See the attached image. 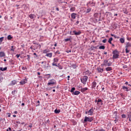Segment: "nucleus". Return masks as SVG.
<instances>
[{
  "label": "nucleus",
  "instance_id": "12",
  "mask_svg": "<svg viewBox=\"0 0 131 131\" xmlns=\"http://www.w3.org/2000/svg\"><path fill=\"white\" fill-rule=\"evenodd\" d=\"M122 90H123L124 91H126V92H129V89L125 86H122Z\"/></svg>",
  "mask_w": 131,
  "mask_h": 131
},
{
  "label": "nucleus",
  "instance_id": "21",
  "mask_svg": "<svg viewBox=\"0 0 131 131\" xmlns=\"http://www.w3.org/2000/svg\"><path fill=\"white\" fill-rule=\"evenodd\" d=\"M106 71H112V67H107L105 68Z\"/></svg>",
  "mask_w": 131,
  "mask_h": 131
},
{
  "label": "nucleus",
  "instance_id": "52",
  "mask_svg": "<svg viewBox=\"0 0 131 131\" xmlns=\"http://www.w3.org/2000/svg\"><path fill=\"white\" fill-rule=\"evenodd\" d=\"M90 22H94V18H91L90 19Z\"/></svg>",
  "mask_w": 131,
  "mask_h": 131
},
{
  "label": "nucleus",
  "instance_id": "57",
  "mask_svg": "<svg viewBox=\"0 0 131 131\" xmlns=\"http://www.w3.org/2000/svg\"><path fill=\"white\" fill-rule=\"evenodd\" d=\"M15 92H16V90H14L12 92V95H14L15 94Z\"/></svg>",
  "mask_w": 131,
  "mask_h": 131
},
{
  "label": "nucleus",
  "instance_id": "40",
  "mask_svg": "<svg viewBox=\"0 0 131 131\" xmlns=\"http://www.w3.org/2000/svg\"><path fill=\"white\" fill-rule=\"evenodd\" d=\"M34 48V47H33V46H31L30 47V49H31V50H32V52H34V51H35V48Z\"/></svg>",
  "mask_w": 131,
  "mask_h": 131
},
{
  "label": "nucleus",
  "instance_id": "45",
  "mask_svg": "<svg viewBox=\"0 0 131 131\" xmlns=\"http://www.w3.org/2000/svg\"><path fill=\"white\" fill-rule=\"evenodd\" d=\"M74 91H75V88H72V89L71 90V93H73V92H74Z\"/></svg>",
  "mask_w": 131,
  "mask_h": 131
},
{
  "label": "nucleus",
  "instance_id": "8",
  "mask_svg": "<svg viewBox=\"0 0 131 131\" xmlns=\"http://www.w3.org/2000/svg\"><path fill=\"white\" fill-rule=\"evenodd\" d=\"M4 57H6L5 52L3 51L0 52V58H4Z\"/></svg>",
  "mask_w": 131,
  "mask_h": 131
},
{
  "label": "nucleus",
  "instance_id": "34",
  "mask_svg": "<svg viewBox=\"0 0 131 131\" xmlns=\"http://www.w3.org/2000/svg\"><path fill=\"white\" fill-rule=\"evenodd\" d=\"M99 49V50H105V46H100Z\"/></svg>",
  "mask_w": 131,
  "mask_h": 131
},
{
  "label": "nucleus",
  "instance_id": "53",
  "mask_svg": "<svg viewBox=\"0 0 131 131\" xmlns=\"http://www.w3.org/2000/svg\"><path fill=\"white\" fill-rule=\"evenodd\" d=\"M111 36H113L114 37H115V38L116 37V35H115V34H111Z\"/></svg>",
  "mask_w": 131,
  "mask_h": 131
},
{
  "label": "nucleus",
  "instance_id": "35",
  "mask_svg": "<svg viewBox=\"0 0 131 131\" xmlns=\"http://www.w3.org/2000/svg\"><path fill=\"white\" fill-rule=\"evenodd\" d=\"M10 62L11 63V65H15V62H14V60L12 59L10 60Z\"/></svg>",
  "mask_w": 131,
  "mask_h": 131
},
{
  "label": "nucleus",
  "instance_id": "33",
  "mask_svg": "<svg viewBox=\"0 0 131 131\" xmlns=\"http://www.w3.org/2000/svg\"><path fill=\"white\" fill-rule=\"evenodd\" d=\"M123 12H124V14H128V12L126 10V9H124L123 10Z\"/></svg>",
  "mask_w": 131,
  "mask_h": 131
},
{
  "label": "nucleus",
  "instance_id": "17",
  "mask_svg": "<svg viewBox=\"0 0 131 131\" xmlns=\"http://www.w3.org/2000/svg\"><path fill=\"white\" fill-rule=\"evenodd\" d=\"M91 7H95L96 3L94 2H89Z\"/></svg>",
  "mask_w": 131,
  "mask_h": 131
},
{
  "label": "nucleus",
  "instance_id": "41",
  "mask_svg": "<svg viewBox=\"0 0 131 131\" xmlns=\"http://www.w3.org/2000/svg\"><path fill=\"white\" fill-rule=\"evenodd\" d=\"M41 64H45V65L43 66H44L45 68H46V64H47V61H42Z\"/></svg>",
  "mask_w": 131,
  "mask_h": 131
},
{
  "label": "nucleus",
  "instance_id": "50",
  "mask_svg": "<svg viewBox=\"0 0 131 131\" xmlns=\"http://www.w3.org/2000/svg\"><path fill=\"white\" fill-rule=\"evenodd\" d=\"M114 121L115 122V123H116V122L118 121V118H115V120H114Z\"/></svg>",
  "mask_w": 131,
  "mask_h": 131
},
{
  "label": "nucleus",
  "instance_id": "5",
  "mask_svg": "<svg viewBox=\"0 0 131 131\" xmlns=\"http://www.w3.org/2000/svg\"><path fill=\"white\" fill-rule=\"evenodd\" d=\"M93 108H91L89 111L85 112V114H89V115H93Z\"/></svg>",
  "mask_w": 131,
  "mask_h": 131
},
{
  "label": "nucleus",
  "instance_id": "27",
  "mask_svg": "<svg viewBox=\"0 0 131 131\" xmlns=\"http://www.w3.org/2000/svg\"><path fill=\"white\" fill-rule=\"evenodd\" d=\"M53 62L55 63H58V62H59V59H58V58H54L53 59Z\"/></svg>",
  "mask_w": 131,
  "mask_h": 131
},
{
  "label": "nucleus",
  "instance_id": "48",
  "mask_svg": "<svg viewBox=\"0 0 131 131\" xmlns=\"http://www.w3.org/2000/svg\"><path fill=\"white\" fill-rule=\"evenodd\" d=\"M27 57H28V58H27V60H28V61H29V60H30V55H28Z\"/></svg>",
  "mask_w": 131,
  "mask_h": 131
},
{
  "label": "nucleus",
  "instance_id": "37",
  "mask_svg": "<svg viewBox=\"0 0 131 131\" xmlns=\"http://www.w3.org/2000/svg\"><path fill=\"white\" fill-rule=\"evenodd\" d=\"M3 40H4V37H2L0 38V45H2V42H3Z\"/></svg>",
  "mask_w": 131,
  "mask_h": 131
},
{
  "label": "nucleus",
  "instance_id": "32",
  "mask_svg": "<svg viewBox=\"0 0 131 131\" xmlns=\"http://www.w3.org/2000/svg\"><path fill=\"white\" fill-rule=\"evenodd\" d=\"M94 16L95 17V18H98V17H99V13H95L94 14Z\"/></svg>",
  "mask_w": 131,
  "mask_h": 131
},
{
  "label": "nucleus",
  "instance_id": "55",
  "mask_svg": "<svg viewBox=\"0 0 131 131\" xmlns=\"http://www.w3.org/2000/svg\"><path fill=\"white\" fill-rule=\"evenodd\" d=\"M56 54H57L58 55H60V51H57L56 52Z\"/></svg>",
  "mask_w": 131,
  "mask_h": 131
},
{
  "label": "nucleus",
  "instance_id": "44",
  "mask_svg": "<svg viewBox=\"0 0 131 131\" xmlns=\"http://www.w3.org/2000/svg\"><path fill=\"white\" fill-rule=\"evenodd\" d=\"M11 51H12V52L15 51V48H14V46L11 47Z\"/></svg>",
  "mask_w": 131,
  "mask_h": 131
},
{
  "label": "nucleus",
  "instance_id": "30",
  "mask_svg": "<svg viewBox=\"0 0 131 131\" xmlns=\"http://www.w3.org/2000/svg\"><path fill=\"white\" fill-rule=\"evenodd\" d=\"M12 38H13V37H12L11 35H8L7 37V39H8V40H11Z\"/></svg>",
  "mask_w": 131,
  "mask_h": 131
},
{
  "label": "nucleus",
  "instance_id": "49",
  "mask_svg": "<svg viewBox=\"0 0 131 131\" xmlns=\"http://www.w3.org/2000/svg\"><path fill=\"white\" fill-rule=\"evenodd\" d=\"M97 22H98V19L94 18V23H97Z\"/></svg>",
  "mask_w": 131,
  "mask_h": 131
},
{
  "label": "nucleus",
  "instance_id": "20",
  "mask_svg": "<svg viewBox=\"0 0 131 131\" xmlns=\"http://www.w3.org/2000/svg\"><path fill=\"white\" fill-rule=\"evenodd\" d=\"M85 91H88L87 88H84L81 89V92H82V93L85 92Z\"/></svg>",
  "mask_w": 131,
  "mask_h": 131
},
{
  "label": "nucleus",
  "instance_id": "26",
  "mask_svg": "<svg viewBox=\"0 0 131 131\" xmlns=\"http://www.w3.org/2000/svg\"><path fill=\"white\" fill-rule=\"evenodd\" d=\"M7 67L0 68V70H1V71H6V70H7Z\"/></svg>",
  "mask_w": 131,
  "mask_h": 131
},
{
  "label": "nucleus",
  "instance_id": "14",
  "mask_svg": "<svg viewBox=\"0 0 131 131\" xmlns=\"http://www.w3.org/2000/svg\"><path fill=\"white\" fill-rule=\"evenodd\" d=\"M46 57H49V58H52L53 57V53H47L46 55Z\"/></svg>",
  "mask_w": 131,
  "mask_h": 131
},
{
  "label": "nucleus",
  "instance_id": "63",
  "mask_svg": "<svg viewBox=\"0 0 131 131\" xmlns=\"http://www.w3.org/2000/svg\"><path fill=\"white\" fill-rule=\"evenodd\" d=\"M3 81V78H0V82H2Z\"/></svg>",
  "mask_w": 131,
  "mask_h": 131
},
{
  "label": "nucleus",
  "instance_id": "3",
  "mask_svg": "<svg viewBox=\"0 0 131 131\" xmlns=\"http://www.w3.org/2000/svg\"><path fill=\"white\" fill-rule=\"evenodd\" d=\"M88 78L89 77H88V76H84L82 78L80 79L81 82L84 84H86V81H88Z\"/></svg>",
  "mask_w": 131,
  "mask_h": 131
},
{
  "label": "nucleus",
  "instance_id": "59",
  "mask_svg": "<svg viewBox=\"0 0 131 131\" xmlns=\"http://www.w3.org/2000/svg\"><path fill=\"white\" fill-rule=\"evenodd\" d=\"M16 57L17 58H19V57H20V54H17V55H16Z\"/></svg>",
  "mask_w": 131,
  "mask_h": 131
},
{
  "label": "nucleus",
  "instance_id": "62",
  "mask_svg": "<svg viewBox=\"0 0 131 131\" xmlns=\"http://www.w3.org/2000/svg\"><path fill=\"white\" fill-rule=\"evenodd\" d=\"M59 68V69H63V67L60 66V67H58Z\"/></svg>",
  "mask_w": 131,
  "mask_h": 131
},
{
  "label": "nucleus",
  "instance_id": "6",
  "mask_svg": "<svg viewBox=\"0 0 131 131\" xmlns=\"http://www.w3.org/2000/svg\"><path fill=\"white\" fill-rule=\"evenodd\" d=\"M56 82L55 81V80H51L50 82H48V85H54L56 84Z\"/></svg>",
  "mask_w": 131,
  "mask_h": 131
},
{
  "label": "nucleus",
  "instance_id": "36",
  "mask_svg": "<svg viewBox=\"0 0 131 131\" xmlns=\"http://www.w3.org/2000/svg\"><path fill=\"white\" fill-rule=\"evenodd\" d=\"M91 11H92V9L91 8H88L86 11V13H90V12H91Z\"/></svg>",
  "mask_w": 131,
  "mask_h": 131
},
{
  "label": "nucleus",
  "instance_id": "42",
  "mask_svg": "<svg viewBox=\"0 0 131 131\" xmlns=\"http://www.w3.org/2000/svg\"><path fill=\"white\" fill-rule=\"evenodd\" d=\"M127 49H128V48H125V53L126 54H128V53H129V52H130L129 50H128Z\"/></svg>",
  "mask_w": 131,
  "mask_h": 131
},
{
  "label": "nucleus",
  "instance_id": "19",
  "mask_svg": "<svg viewBox=\"0 0 131 131\" xmlns=\"http://www.w3.org/2000/svg\"><path fill=\"white\" fill-rule=\"evenodd\" d=\"M59 65H60V64H57V62H53L52 63V66H56V67H59Z\"/></svg>",
  "mask_w": 131,
  "mask_h": 131
},
{
  "label": "nucleus",
  "instance_id": "38",
  "mask_svg": "<svg viewBox=\"0 0 131 131\" xmlns=\"http://www.w3.org/2000/svg\"><path fill=\"white\" fill-rule=\"evenodd\" d=\"M99 103H103V100L102 99H98L97 104H99Z\"/></svg>",
  "mask_w": 131,
  "mask_h": 131
},
{
  "label": "nucleus",
  "instance_id": "31",
  "mask_svg": "<svg viewBox=\"0 0 131 131\" xmlns=\"http://www.w3.org/2000/svg\"><path fill=\"white\" fill-rule=\"evenodd\" d=\"M97 47L92 46L91 47V49L92 51H94V50H97Z\"/></svg>",
  "mask_w": 131,
  "mask_h": 131
},
{
  "label": "nucleus",
  "instance_id": "39",
  "mask_svg": "<svg viewBox=\"0 0 131 131\" xmlns=\"http://www.w3.org/2000/svg\"><path fill=\"white\" fill-rule=\"evenodd\" d=\"M70 40H71V38H66V39H64V41L66 42H67V41H70Z\"/></svg>",
  "mask_w": 131,
  "mask_h": 131
},
{
  "label": "nucleus",
  "instance_id": "1",
  "mask_svg": "<svg viewBox=\"0 0 131 131\" xmlns=\"http://www.w3.org/2000/svg\"><path fill=\"white\" fill-rule=\"evenodd\" d=\"M111 65H112V62H108V60L107 59H104L103 61V62L102 63V64H101V66H104L105 67H109L110 66H111Z\"/></svg>",
  "mask_w": 131,
  "mask_h": 131
},
{
  "label": "nucleus",
  "instance_id": "7",
  "mask_svg": "<svg viewBox=\"0 0 131 131\" xmlns=\"http://www.w3.org/2000/svg\"><path fill=\"white\" fill-rule=\"evenodd\" d=\"M19 83L21 85H23L24 84H25V83H27V79H25L23 80L22 81H21L19 82Z\"/></svg>",
  "mask_w": 131,
  "mask_h": 131
},
{
  "label": "nucleus",
  "instance_id": "18",
  "mask_svg": "<svg viewBox=\"0 0 131 131\" xmlns=\"http://www.w3.org/2000/svg\"><path fill=\"white\" fill-rule=\"evenodd\" d=\"M125 40L124 39V38H120V41L121 43H124V41Z\"/></svg>",
  "mask_w": 131,
  "mask_h": 131
},
{
  "label": "nucleus",
  "instance_id": "15",
  "mask_svg": "<svg viewBox=\"0 0 131 131\" xmlns=\"http://www.w3.org/2000/svg\"><path fill=\"white\" fill-rule=\"evenodd\" d=\"M71 17L72 19H75L76 18V14L75 13H73L71 14Z\"/></svg>",
  "mask_w": 131,
  "mask_h": 131
},
{
  "label": "nucleus",
  "instance_id": "43",
  "mask_svg": "<svg viewBox=\"0 0 131 131\" xmlns=\"http://www.w3.org/2000/svg\"><path fill=\"white\" fill-rule=\"evenodd\" d=\"M75 10V9L74 8H73V7H72V8H71V9H70L71 12H74Z\"/></svg>",
  "mask_w": 131,
  "mask_h": 131
},
{
  "label": "nucleus",
  "instance_id": "51",
  "mask_svg": "<svg viewBox=\"0 0 131 131\" xmlns=\"http://www.w3.org/2000/svg\"><path fill=\"white\" fill-rule=\"evenodd\" d=\"M106 41H107L106 39H104V40H102V42H103V43H106Z\"/></svg>",
  "mask_w": 131,
  "mask_h": 131
},
{
  "label": "nucleus",
  "instance_id": "61",
  "mask_svg": "<svg viewBox=\"0 0 131 131\" xmlns=\"http://www.w3.org/2000/svg\"><path fill=\"white\" fill-rule=\"evenodd\" d=\"M123 68H127V66H123Z\"/></svg>",
  "mask_w": 131,
  "mask_h": 131
},
{
  "label": "nucleus",
  "instance_id": "64",
  "mask_svg": "<svg viewBox=\"0 0 131 131\" xmlns=\"http://www.w3.org/2000/svg\"><path fill=\"white\" fill-rule=\"evenodd\" d=\"M29 127H32V124H31V125H29Z\"/></svg>",
  "mask_w": 131,
  "mask_h": 131
},
{
  "label": "nucleus",
  "instance_id": "47",
  "mask_svg": "<svg viewBox=\"0 0 131 131\" xmlns=\"http://www.w3.org/2000/svg\"><path fill=\"white\" fill-rule=\"evenodd\" d=\"M122 118H126V115L125 114L122 115Z\"/></svg>",
  "mask_w": 131,
  "mask_h": 131
},
{
  "label": "nucleus",
  "instance_id": "46",
  "mask_svg": "<svg viewBox=\"0 0 131 131\" xmlns=\"http://www.w3.org/2000/svg\"><path fill=\"white\" fill-rule=\"evenodd\" d=\"M48 52H49V51H48V50H47V49L43 51V54H47V53H48Z\"/></svg>",
  "mask_w": 131,
  "mask_h": 131
},
{
  "label": "nucleus",
  "instance_id": "54",
  "mask_svg": "<svg viewBox=\"0 0 131 131\" xmlns=\"http://www.w3.org/2000/svg\"><path fill=\"white\" fill-rule=\"evenodd\" d=\"M37 103H38V104L36 105V107H37V106H39V103H40V102H39V100H38L37 101Z\"/></svg>",
  "mask_w": 131,
  "mask_h": 131
},
{
  "label": "nucleus",
  "instance_id": "2",
  "mask_svg": "<svg viewBox=\"0 0 131 131\" xmlns=\"http://www.w3.org/2000/svg\"><path fill=\"white\" fill-rule=\"evenodd\" d=\"M113 58H114V59H118L119 58V52H118L117 50L113 51Z\"/></svg>",
  "mask_w": 131,
  "mask_h": 131
},
{
  "label": "nucleus",
  "instance_id": "16",
  "mask_svg": "<svg viewBox=\"0 0 131 131\" xmlns=\"http://www.w3.org/2000/svg\"><path fill=\"white\" fill-rule=\"evenodd\" d=\"M96 85H97V82H93L92 83V89H95V88H96Z\"/></svg>",
  "mask_w": 131,
  "mask_h": 131
},
{
  "label": "nucleus",
  "instance_id": "29",
  "mask_svg": "<svg viewBox=\"0 0 131 131\" xmlns=\"http://www.w3.org/2000/svg\"><path fill=\"white\" fill-rule=\"evenodd\" d=\"M79 94H80V92H79V91H76L75 92H74V95H79Z\"/></svg>",
  "mask_w": 131,
  "mask_h": 131
},
{
  "label": "nucleus",
  "instance_id": "22",
  "mask_svg": "<svg viewBox=\"0 0 131 131\" xmlns=\"http://www.w3.org/2000/svg\"><path fill=\"white\" fill-rule=\"evenodd\" d=\"M54 112L55 113H56V114H59V113L60 112H61V111L60 110H57L56 109L55 111H54Z\"/></svg>",
  "mask_w": 131,
  "mask_h": 131
},
{
  "label": "nucleus",
  "instance_id": "25",
  "mask_svg": "<svg viewBox=\"0 0 131 131\" xmlns=\"http://www.w3.org/2000/svg\"><path fill=\"white\" fill-rule=\"evenodd\" d=\"M127 118H128L129 119V121H131V112H130L129 113V114L128 115V117Z\"/></svg>",
  "mask_w": 131,
  "mask_h": 131
},
{
  "label": "nucleus",
  "instance_id": "9",
  "mask_svg": "<svg viewBox=\"0 0 131 131\" xmlns=\"http://www.w3.org/2000/svg\"><path fill=\"white\" fill-rule=\"evenodd\" d=\"M73 33H74L75 35H80L81 33V31H79L78 32H76V31H73Z\"/></svg>",
  "mask_w": 131,
  "mask_h": 131
},
{
  "label": "nucleus",
  "instance_id": "10",
  "mask_svg": "<svg viewBox=\"0 0 131 131\" xmlns=\"http://www.w3.org/2000/svg\"><path fill=\"white\" fill-rule=\"evenodd\" d=\"M33 45H36L35 47L36 49H37L38 47H39V49H40L41 46H40V44L37 43V42H33Z\"/></svg>",
  "mask_w": 131,
  "mask_h": 131
},
{
  "label": "nucleus",
  "instance_id": "23",
  "mask_svg": "<svg viewBox=\"0 0 131 131\" xmlns=\"http://www.w3.org/2000/svg\"><path fill=\"white\" fill-rule=\"evenodd\" d=\"M112 40H113V38L112 37L110 38L108 41V43H110L111 45H112V42H111Z\"/></svg>",
  "mask_w": 131,
  "mask_h": 131
},
{
  "label": "nucleus",
  "instance_id": "56",
  "mask_svg": "<svg viewBox=\"0 0 131 131\" xmlns=\"http://www.w3.org/2000/svg\"><path fill=\"white\" fill-rule=\"evenodd\" d=\"M33 55H34V56H36V58H37V57H38V56L37 55V54H36L35 53H33Z\"/></svg>",
  "mask_w": 131,
  "mask_h": 131
},
{
  "label": "nucleus",
  "instance_id": "60",
  "mask_svg": "<svg viewBox=\"0 0 131 131\" xmlns=\"http://www.w3.org/2000/svg\"><path fill=\"white\" fill-rule=\"evenodd\" d=\"M72 67H73V68H76V67L74 64L72 65Z\"/></svg>",
  "mask_w": 131,
  "mask_h": 131
},
{
  "label": "nucleus",
  "instance_id": "13",
  "mask_svg": "<svg viewBox=\"0 0 131 131\" xmlns=\"http://www.w3.org/2000/svg\"><path fill=\"white\" fill-rule=\"evenodd\" d=\"M97 70L98 72H99V73H102L104 71V70L103 69H101L100 68H98L97 69Z\"/></svg>",
  "mask_w": 131,
  "mask_h": 131
},
{
  "label": "nucleus",
  "instance_id": "11",
  "mask_svg": "<svg viewBox=\"0 0 131 131\" xmlns=\"http://www.w3.org/2000/svg\"><path fill=\"white\" fill-rule=\"evenodd\" d=\"M131 47V43L129 42L126 43V46L125 47V48L128 49V48Z\"/></svg>",
  "mask_w": 131,
  "mask_h": 131
},
{
  "label": "nucleus",
  "instance_id": "24",
  "mask_svg": "<svg viewBox=\"0 0 131 131\" xmlns=\"http://www.w3.org/2000/svg\"><path fill=\"white\" fill-rule=\"evenodd\" d=\"M29 17L30 19H34V14H31L29 15Z\"/></svg>",
  "mask_w": 131,
  "mask_h": 131
},
{
  "label": "nucleus",
  "instance_id": "4",
  "mask_svg": "<svg viewBox=\"0 0 131 131\" xmlns=\"http://www.w3.org/2000/svg\"><path fill=\"white\" fill-rule=\"evenodd\" d=\"M93 120H94V119H93V117H85V118L84 119V122H87V121H89V122H92Z\"/></svg>",
  "mask_w": 131,
  "mask_h": 131
},
{
  "label": "nucleus",
  "instance_id": "28",
  "mask_svg": "<svg viewBox=\"0 0 131 131\" xmlns=\"http://www.w3.org/2000/svg\"><path fill=\"white\" fill-rule=\"evenodd\" d=\"M17 82H16V80H13L11 83V85H15L16 84Z\"/></svg>",
  "mask_w": 131,
  "mask_h": 131
},
{
  "label": "nucleus",
  "instance_id": "58",
  "mask_svg": "<svg viewBox=\"0 0 131 131\" xmlns=\"http://www.w3.org/2000/svg\"><path fill=\"white\" fill-rule=\"evenodd\" d=\"M89 73H90V71L89 70H87L86 71V74H89Z\"/></svg>",
  "mask_w": 131,
  "mask_h": 131
}]
</instances>
